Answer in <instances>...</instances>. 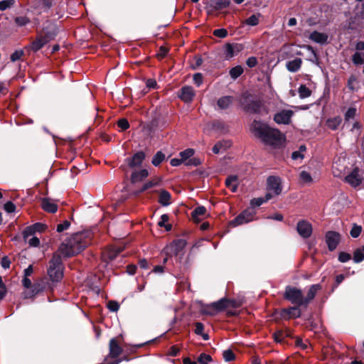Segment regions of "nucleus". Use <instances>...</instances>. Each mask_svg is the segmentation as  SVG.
I'll use <instances>...</instances> for the list:
<instances>
[{
	"label": "nucleus",
	"mask_w": 364,
	"mask_h": 364,
	"mask_svg": "<svg viewBox=\"0 0 364 364\" xmlns=\"http://www.w3.org/2000/svg\"><path fill=\"white\" fill-rule=\"evenodd\" d=\"M251 131L265 145L273 148L281 147L285 141V137L282 132L268 127L260 121H253L251 124Z\"/></svg>",
	"instance_id": "1"
},
{
	"label": "nucleus",
	"mask_w": 364,
	"mask_h": 364,
	"mask_svg": "<svg viewBox=\"0 0 364 364\" xmlns=\"http://www.w3.org/2000/svg\"><path fill=\"white\" fill-rule=\"evenodd\" d=\"M89 244L88 232H76L62 242L58 252L65 257H70L82 252Z\"/></svg>",
	"instance_id": "2"
},
{
	"label": "nucleus",
	"mask_w": 364,
	"mask_h": 364,
	"mask_svg": "<svg viewBox=\"0 0 364 364\" xmlns=\"http://www.w3.org/2000/svg\"><path fill=\"white\" fill-rule=\"evenodd\" d=\"M63 274H45L33 284L31 291L24 293V297H33L45 290H53L55 284L63 279Z\"/></svg>",
	"instance_id": "3"
},
{
	"label": "nucleus",
	"mask_w": 364,
	"mask_h": 364,
	"mask_svg": "<svg viewBox=\"0 0 364 364\" xmlns=\"http://www.w3.org/2000/svg\"><path fill=\"white\" fill-rule=\"evenodd\" d=\"M283 297L284 299L297 306H304V296L302 291L295 287L290 285L287 286Z\"/></svg>",
	"instance_id": "4"
},
{
	"label": "nucleus",
	"mask_w": 364,
	"mask_h": 364,
	"mask_svg": "<svg viewBox=\"0 0 364 364\" xmlns=\"http://www.w3.org/2000/svg\"><path fill=\"white\" fill-rule=\"evenodd\" d=\"M207 307L210 309V310H203V314L210 316L215 315L217 313L221 312L228 308L227 298L223 297L216 301L212 302L208 304Z\"/></svg>",
	"instance_id": "5"
},
{
	"label": "nucleus",
	"mask_w": 364,
	"mask_h": 364,
	"mask_svg": "<svg viewBox=\"0 0 364 364\" xmlns=\"http://www.w3.org/2000/svg\"><path fill=\"white\" fill-rule=\"evenodd\" d=\"M195 151L193 149H187L185 151L180 152L179 156L182 161L188 166H198L201 164L199 159L192 157L194 155Z\"/></svg>",
	"instance_id": "6"
},
{
	"label": "nucleus",
	"mask_w": 364,
	"mask_h": 364,
	"mask_svg": "<svg viewBox=\"0 0 364 364\" xmlns=\"http://www.w3.org/2000/svg\"><path fill=\"white\" fill-rule=\"evenodd\" d=\"M186 245V242L183 239H178L173 242L169 246L165 249L167 255H174L180 256L183 254V249Z\"/></svg>",
	"instance_id": "7"
},
{
	"label": "nucleus",
	"mask_w": 364,
	"mask_h": 364,
	"mask_svg": "<svg viewBox=\"0 0 364 364\" xmlns=\"http://www.w3.org/2000/svg\"><path fill=\"white\" fill-rule=\"evenodd\" d=\"M255 214L256 211L255 210L246 209L240 215H238L234 220H232L230 222V225L234 227H236L237 225H240L248 222H250L253 220V217Z\"/></svg>",
	"instance_id": "8"
},
{
	"label": "nucleus",
	"mask_w": 364,
	"mask_h": 364,
	"mask_svg": "<svg viewBox=\"0 0 364 364\" xmlns=\"http://www.w3.org/2000/svg\"><path fill=\"white\" fill-rule=\"evenodd\" d=\"M124 249V246H116L106 250L102 254L103 259L107 263L112 262V261L117 256V255L122 252ZM109 265L110 270H114V264L110 263ZM108 270H109V269H108Z\"/></svg>",
	"instance_id": "9"
},
{
	"label": "nucleus",
	"mask_w": 364,
	"mask_h": 364,
	"mask_svg": "<svg viewBox=\"0 0 364 364\" xmlns=\"http://www.w3.org/2000/svg\"><path fill=\"white\" fill-rule=\"evenodd\" d=\"M64 270L61 256L58 253L54 254L49 262L47 273H63Z\"/></svg>",
	"instance_id": "10"
},
{
	"label": "nucleus",
	"mask_w": 364,
	"mask_h": 364,
	"mask_svg": "<svg viewBox=\"0 0 364 364\" xmlns=\"http://www.w3.org/2000/svg\"><path fill=\"white\" fill-rule=\"evenodd\" d=\"M267 190L272 191L275 196H279L282 191L281 179L274 176H269L267 180Z\"/></svg>",
	"instance_id": "11"
},
{
	"label": "nucleus",
	"mask_w": 364,
	"mask_h": 364,
	"mask_svg": "<svg viewBox=\"0 0 364 364\" xmlns=\"http://www.w3.org/2000/svg\"><path fill=\"white\" fill-rule=\"evenodd\" d=\"M341 240V235L335 231H328L326 234V242L330 251L334 250Z\"/></svg>",
	"instance_id": "12"
},
{
	"label": "nucleus",
	"mask_w": 364,
	"mask_h": 364,
	"mask_svg": "<svg viewBox=\"0 0 364 364\" xmlns=\"http://www.w3.org/2000/svg\"><path fill=\"white\" fill-rule=\"evenodd\" d=\"M243 46L240 43H227L224 48V55L226 59H230L237 55L243 49Z\"/></svg>",
	"instance_id": "13"
},
{
	"label": "nucleus",
	"mask_w": 364,
	"mask_h": 364,
	"mask_svg": "<svg viewBox=\"0 0 364 364\" xmlns=\"http://www.w3.org/2000/svg\"><path fill=\"white\" fill-rule=\"evenodd\" d=\"M296 230L303 238H309L312 233V226L306 220H300L297 223Z\"/></svg>",
	"instance_id": "14"
},
{
	"label": "nucleus",
	"mask_w": 364,
	"mask_h": 364,
	"mask_svg": "<svg viewBox=\"0 0 364 364\" xmlns=\"http://www.w3.org/2000/svg\"><path fill=\"white\" fill-rule=\"evenodd\" d=\"M293 114V111L289 109H283L275 114L274 120L277 124H288L290 122Z\"/></svg>",
	"instance_id": "15"
},
{
	"label": "nucleus",
	"mask_w": 364,
	"mask_h": 364,
	"mask_svg": "<svg viewBox=\"0 0 364 364\" xmlns=\"http://www.w3.org/2000/svg\"><path fill=\"white\" fill-rule=\"evenodd\" d=\"M144 159L145 154L143 151H138L134 154L132 157L127 158L125 163H127L131 168H135L141 166Z\"/></svg>",
	"instance_id": "16"
},
{
	"label": "nucleus",
	"mask_w": 364,
	"mask_h": 364,
	"mask_svg": "<svg viewBox=\"0 0 364 364\" xmlns=\"http://www.w3.org/2000/svg\"><path fill=\"white\" fill-rule=\"evenodd\" d=\"M359 172L360 171L358 168L355 167L353 168V170L346 176V182L354 188L358 186L362 181V178L360 177Z\"/></svg>",
	"instance_id": "17"
},
{
	"label": "nucleus",
	"mask_w": 364,
	"mask_h": 364,
	"mask_svg": "<svg viewBox=\"0 0 364 364\" xmlns=\"http://www.w3.org/2000/svg\"><path fill=\"white\" fill-rule=\"evenodd\" d=\"M245 109L247 112L252 113H258L260 111L262 103L259 100H252L249 96H245Z\"/></svg>",
	"instance_id": "18"
},
{
	"label": "nucleus",
	"mask_w": 364,
	"mask_h": 364,
	"mask_svg": "<svg viewBox=\"0 0 364 364\" xmlns=\"http://www.w3.org/2000/svg\"><path fill=\"white\" fill-rule=\"evenodd\" d=\"M52 40L51 36H39L35 41H33L29 47L31 49L34 51L37 52L41 48H43L46 43H48L49 41Z\"/></svg>",
	"instance_id": "19"
},
{
	"label": "nucleus",
	"mask_w": 364,
	"mask_h": 364,
	"mask_svg": "<svg viewBox=\"0 0 364 364\" xmlns=\"http://www.w3.org/2000/svg\"><path fill=\"white\" fill-rule=\"evenodd\" d=\"M100 278L97 277V274H90L87 275L85 279V282H87V286L96 294H100L101 291V287L98 284V281Z\"/></svg>",
	"instance_id": "20"
},
{
	"label": "nucleus",
	"mask_w": 364,
	"mask_h": 364,
	"mask_svg": "<svg viewBox=\"0 0 364 364\" xmlns=\"http://www.w3.org/2000/svg\"><path fill=\"white\" fill-rule=\"evenodd\" d=\"M195 96V92L192 87L184 86L183 87L178 94V97L185 102H190L193 100Z\"/></svg>",
	"instance_id": "21"
},
{
	"label": "nucleus",
	"mask_w": 364,
	"mask_h": 364,
	"mask_svg": "<svg viewBox=\"0 0 364 364\" xmlns=\"http://www.w3.org/2000/svg\"><path fill=\"white\" fill-rule=\"evenodd\" d=\"M122 353V348L117 343L116 338L109 341V355L112 358H117Z\"/></svg>",
	"instance_id": "22"
},
{
	"label": "nucleus",
	"mask_w": 364,
	"mask_h": 364,
	"mask_svg": "<svg viewBox=\"0 0 364 364\" xmlns=\"http://www.w3.org/2000/svg\"><path fill=\"white\" fill-rule=\"evenodd\" d=\"M328 38V36L327 34L316 31L312 32L309 36V39L321 45L327 43Z\"/></svg>",
	"instance_id": "23"
},
{
	"label": "nucleus",
	"mask_w": 364,
	"mask_h": 364,
	"mask_svg": "<svg viewBox=\"0 0 364 364\" xmlns=\"http://www.w3.org/2000/svg\"><path fill=\"white\" fill-rule=\"evenodd\" d=\"M321 288V285L314 284L309 288L307 296L304 297V306H306L316 296V292Z\"/></svg>",
	"instance_id": "24"
},
{
	"label": "nucleus",
	"mask_w": 364,
	"mask_h": 364,
	"mask_svg": "<svg viewBox=\"0 0 364 364\" xmlns=\"http://www.w3.org/2000/svg\"><path fill=\"white\" fill-rule=\"evenodd\" d=\"M231 146V141L229 140H223L218 141L213 147L214 154H219L226 151Z\"/></svg>",
	"instance_id": "25"
},
{
	"label": "nucleus",
	"mask_w": 364,
	"mask_h": 364,
	"mask_svg": "<svg viewBox=\"0 0 364 364\" xmlns=\"http://www.w3.org/2000/svg\"><path fill=\"white\" fill-rule=\"evenodd\" d=\"M301 64L302 60L296 58L292 60L287 62L286 68L289 72L296 73L301 68Z\"/></svg>",
	"instance_id": "26"
},
{
	"label": "nucleus",
	"mask_w": 364,
	"mask_h": 364,
	"mask_svg": "<svg viewBox=\"0 0 364 364\" xmlns=\"http://www.w3.org/2000/svg\"><path fill=\"white\" fill-rule=\"evenodd\" d=\"M149 176V172L146 169H142L139 171H134L131 176V182L136 183L143 181Z\"/></svg>",
	"instance_id": "27"
},
{
	"label": "nucleus",
	"mask_w": 364,
	"mask_h": 364,
	"mask_svg": "<svg viewBox=\"0 0 364 364\" xmlns=\"http://www.w3.org/2000/svg\"><path fill=\"white\" fill-rule=\"evenodd\" d=\"M42 208L48 213H54L58 210V206L48 198H43L41 201Z\"/></svg>",
	"instance_id": "28"
},
{
	"label": "nucleus",
	"mask_w": 364,
	"mask_h": 364,
	"mask_svg": "<svg viewBox=\"0 0 364 364\" xmlns=\"http://www.w3.org/2000/svg\"><path fill=\"white\" fill-rule=\"evenodd\" d=\"M284 314L289 316V318H299L301 316V311L298 308V306H292L289 309H284L282 311V316H284Z\"/></svg>",
	"instance_id": "29"
},
{
	"label": "nucleus",
	"mask_w": 364,
	"mask_h": 364,
	"mask_svg": "<svg viewBox=\"0 0 364 364\" xmlns=\"http://www.w3.org/2000/svg\"><path fill=\"white\" fill-rule=\"evenodd\" d=\"M230 3V0H212L210 6L214 10H220L229 6Z\"/></svg>",
	"instance_id": "30"
},
{
	"label": "nucleus",
	"mask_w": 364,
	"mask_h": 364,
	"mask_svg": "<svg viewBox=\"0 0 364 364\" xmlns=\"http://www.w3.org/2000/svg\"><path fill=\"white\" fill-rule=\"evenodd\" d=\"M233 97L231 96H224L218 99V106L222 109H228L232 103Z\"/></svg>",
	"instance_id": "31"
},
{
	"label": "nucleus",
	"mask_w": 364,
	"mask_h": 364,
	"mask_svg": "<svg viewBox=\"0 0 364 364\" xmlns=\"http://www.w3.org/2000/svg\"><path fill=\"white\" fill-rule=\"evenodd\" d=\"M171 196L169 192L162 190L160 192L159 202L163 206H168L171 204Z\"/></svg>",
	"instance_id": "32"
},
{
	"label": "nucleus",
	"mask_w": 364,
	"mask_h": 364,
	"mask_svg": "<svg viewBox=\"0 0 364 364\" xmlns=\"http://www.w3.org/2000/svg\"><path fill=\"white\" fill-rule=\"evenodd\" d=\"M237 177L236 176H230L226 178L225 185L232 192H235L237 189Z\"/></svg>",
	"instance_id": "33"
},
{
	"label": "nucleus",
	"mask_w": 364,
	"mask_h": 364,
	"mask_svg": "<svg viewBox=\"0 0 364 364\" xmlns=\"http://www.w3.org/2000/svg\"><path fill=\"white\" fill-rule=\"evenodd\" d=\"M14 23L18 27H23L31 23V19L26 16H17L14 18Z\"/></svg>",
	"instance_id": "34"
},
{
	"label": "nucleus",
	"mask_w": 364,
	"mask_h": 364,
	"mask_svg": "<svg viewBox=\"0 0 364 364\" xmlns=\"http://www.w3.org/2000/svg\"><path fill=\"white\" fill-rule=\"evenodd\" d=\"M196 328L194 330V333L200 336L204 341H208L209 339V336L207 333H203L204 325L201 322H196L195 323Z\"/></svg>",
	"instance_id": "35"
},
{
	"label": "nucleus",
	"mask_w": 364,
	"mask_h": 364,
	"mask_svg": "<svg viewBox=\"0 0 364 364\" xmlns=\"http://www.w3.org/2000/svg\"><path fill=\"white\" fill-rule=\"evenodd\" d=\"M353 259L355 263H359L364 259V245L354 250Z\"/></svg>",
	"instance_id": "36"
},
{
	"label": "nucleus",
	"mask_w": 364,
	"mask_h": 364,
	"mask_svg": "<svg viewBox=\"0 0 364 364\" xmlns=\"http://www.w3.org/2000/svg\"><path fill=\"white\" fill-rule=\"evenodd\" d=\"M245 302V299L237 298V299H228L227 298V306L228 307L231 306L234 309L240 307Z\"/></svg>",
	"instance_id": "37"
},
{
	"label": "nucleus",
	"mask_w": 364,
	"mask_h": 364,
	"mask_svg": "<svg viewBox=\"0 0 364 364\" xmlns=\"http://www.w3.org/2000/svg\"><path fill=\"white\" fill-rule=\"evenodd\" d=\"M244 72V69L241 65H237L235 67L232 68L230 70V75L232 80H236L238 77H240Z\"/></svg>",
	"instance_id": "38"
},
{
	"label": "nucleus",
	"mask_w": 364,
	"mask_h": 364,
	"mask_svg": "<svg viewBox=\"0 0 364 364\" xmlns=\"http://www.w3.org/2000/svg\"><path fill=\"white\" fill-rule=\"evenodd\" d=\"M341 118L340 117H334L333 119H329L326 122V124L328 128L332 130H336L341 123Z\"/></svg>",
	"instance_id": "39"
},
{
	"label": "nucleus",
	"mask_w": 364,
	"mask_h": 364,
	"mask_svg": "<svg viewBox=\"0 0 364 364\" xmlns=\"http://www.w3.org/2000/svg\"><path fill=\"white\" fill-rule=\"evenodd\" d=\"M165 159V154L161 151H157L154 156L151 163L154 166H158Z\"/></svg>",
	"instance_id": "40"
},
{
	"label": "nucleus",
	"mask_w": 364,
	"mask_h": 364,
	"mask_svg": "<svg viewBox=\"0 0 364 364\" xmlns=\"http://www.w3.org/2000/svg\"><path fill=\"white\" fill-rule=\"evenodd\" d=\"M206 209L203 206L197 207L191 213L192 218L194 220H198L200 216L205 215Z\"/></svg>",
	"instance_id": "41"
},
{
	"label": "nucleus",
	"mask_w": 364,
	"mask_h": 364,
	"mask_svg": "<svg viewBox=\"0 0 364 364\" xmlns=\"http://www.w3.org/2000/svg\"><path fill=\"white\" fill-rule=\"evenodd\" d=\"M299 95L302 99L309 97L311 94V91L304 85H301L299 87Z\"/></svg>",
	"instance_id": "42"
},
{
	"label": "nucleus",
	"mask_w": 364,
	"mask_h": 364,
	"mask_svg": "<svg viewBox=\"0 0 364 364\" xmlns=\"http://www.w3.org/2000/svg\"><path fill=\"white\" fill-rule=\"evenodd\" d=\"M16 3L15 0H3L0 1V11H5L7 9H10L14 6Z\"/></svg>",
	"instance_id": "43"
},
{
	"label": "nucleus",
	"mask_w": 364,
	"mask_h": 364,
	"mask_svg": "<svg viewBox=\"0 0 364 364\" xmlns=\"http://www.w3.org/2000/svg\"><path fill=\"white\" fill-rule=\"evenodd\" d=\"M362 232V227L360 225L353 224L352 229L350 231V235L353 238H357Z\"/></svg>",
	"instance_id": "44"
},
{
	"label": "nucleus",
	"mask_w": 364,
	"mask_h": 364,
	"mask_svg": "<svg viewBox=\"0 0 364 364\" xmlns=\"http://www.w3.org/2000/svg\"><path fill=\"white\" fill-rule=\"evenodd\" d=\"M223 357L226 362L232 361L235 358L233 351L230 349L225 350L223 353Z\"/></svg>",
	"instance_id": "45"
},
{
	"label": "nucleus",
	"mask_w": 364,
	"mask_h": 364,
	"mask_svg": "<svg viewBox=\"0 0 364 364\" xmlns=\"http://www.w3.org/2000/svg\"><path fill=\"white\" fill-rule=\"evenodd\" d=\"M264 203L263 198H255L250 201V208L248 210H255V207H259Z\"/></svg>",
	"instance_id": "46"
},
{
	"label": "nucleus",
	"mask_w": 364,
	"mask_h": 364,
	"mask_svg": "<svg viewBox=\"0 0 364 364\" xmlns=\"http://www.w3.org/2000/svg\"><path fill=\"white\" fill-rule=\"evenodd\" d=\"M211 360V356L204 353H201L198 358V361L201 364H208Z\"/></svg>",
	"instance_id": "47"
},
{
	"label": "nucleus",
	"mask_w": 364,
	"mask_h": 364,
	"mask_svg": "<svg viewBox=\"0 0 364 364\" xmlns=\"http://www.w3.org/2000/svg\"><path fill=\"white\" fill-rule=\"evenodd\" d=\"M363 55L360 53L356 52L352 57V61L355 65H361L364 60L363 58Z\"/></svg>",
	"instance_id": "48"
},
{
	"label": "nucleus",
	"mask_w": 364,
	"mask_h": 364,
	"mask_svg": "<svg viewBox=\"0 0 364 364\" xmlns=\"http://www.w3.org/2000/svg\"><path fill=\"white\" fill-rule=\"evenodd\" d=\"M286 336L287 334L282 331H278L274 333V339L277 343H282Z\"/></svg>",
	"instance_id": "49"
},
{
	"label": "nucleus",
	"mask_w": 364,
	"mask_h": 364,
	"mask_svg": "<svg viewBox=\"0 0 364 364\" xmlns=\"http://www.w3.org/2000/svg\"><path fill=\"white\" fill-rule=\"evenodd\" d=\"M107 306L108 309L112 312H117L119 309V303L114 300L108 301Z\"/></svg>",
	"instance_id": "50"
},
{
	"label": "nucleus",
	"mask_w": 364,
	"mask_h": 364,
	"mask_svg": "<svg viewBox=\"0 0 364 364\" xmlns=\"http://www.w3.org/2000/svg\"><path fill=\"white\" fill-rule=\"evenodd\" d=\"M213 35L216 37L224 38L228 36V31L225 28L215 29L213 31Z\"/></svg>",
	"instance_id": "51"
},
{
	"label": "nucleus",
	"mask_w": 364,
	"mask_h": 364,
	"mask_svg": "<svg viewBox=\"0 0 364 364\" xmlns=\"http://www.w3.org/2000/svg\"><path fill=\"white\" fill-rule=\"evenodd\" d=\"M356 114V109L355 107H350L345 114V119L346 121L354 118Z\"/></svg>",
	"instance_id": "52"
},
{
	"label": "nucleus",
	"mask_w": 364,
	"mask_h": 364,
	"mask_svg": "<svg viewBox=\"0 0 364 364\" xmlns=\"http://www.w3.org/2000/svg\"><path fill=\"white\" fill-rule=\"evenodd\" d=\"M70 226V223L68 220L63 221V223H60L57 225L56 230L58 232H63L69 228Z\"/></svg>",
	"instance_id": "53"
},
{
	"label": "nucleus",
	"mask_w": 364,
	"mask_h": 364,
	"mask_svg": "<svg viewBox=\"0 0 364 364\" xmlns=\"http://www.w3.org/2000/svg\"><path fill=\"white\" fill-rule=\"evenodd\" d=\"M35 232L31 226L27 227L23 232V237L25 241L28 240L30 236L34 235Z\"/></svg>",
	"instance_id": "54"
},
{
	"label": "nucleus",
	"mask_w": 364,
	"mask_h": 364,
	"mask_svg": "<svg viewBox=\"0 0 364 364\" xmlns=\"http://www.w3.org/2000/svg\"><path fill=\"white\" fill-rule=\"evenodd\" d=\"M351 259V255L349 253L341 252L338 255V261L341 262H346Z\"/></svg>",
	"instance_id": "55"
},
{
	"label": "nucleus",
	"mask_w": 364,
	"mask_h": 364,
	"mask_svg": "<svg viewBox=\"0 0 364 364\" xmlns=\"http://www.w3.org/2000/svg\"><path fill=\"white\" fill-rule=\"evenodd\" d=\"M246 23L249 26H257L259 23L258 18L255 15H252L246 19Z\"/></svg>",
	"instance_id": "56"
},
{
	"label": "nucleus",
	"mask_w": 364,
	"mask_h": 364,
	"mask_svg": "<svg viewBox=\"0 0 364 364\" xmlns=\"http://www.w3.org/2000/svg\"><path fill=\"white\" fill-rule=\"evenodd\" d=\"M159 183H160V180L157 179V178H155V179H153L151 181H149L146 182L144 185L145 186V188H146L148 190V189H149L151 188H153V187L159 186Z\"/></svg>",
	"instance_id": "57"
},
{
	"label": "nucleus",
	"mask_w": 364,
	"mask_h": 364,
	"mask_svg": "<svg viewBox=\"0 0 364 364\" xmlns=\"http://www.w3.org/2000/svg\"><path fill=\"white\" fill-rule=\"evenodd\" d=\"M117 124L122 130H126L129 127V122L125 118L120 119L118 121Z\"/></svg>",
	"instance_id": "58"
},
{
	"label": "nucleus",
	"mask_w": 364,
	"mask_h": 364,
	"mask_svg": "<svg viewBox=\"0 0 364 364\" xmlns=\"http://www.w3.org/2000/svg\"><path fill=\"white\" fill-rule=\"evenodd\" d=\"M23 55V51L21 50H16L14 53H13L11 55V60L12 62H15L16 60H18L22 55Z\"/></svg>",
	"instance_id": "59"
},
{
	"label": "nucleus",
	"mask_w": 364,
	"mask_h": 364,
	"mask_svg": "<svg viewBox=\"0 0 364 364\" xmlns=\"http://www.w3.org/2000/svg\"><path fill=\"white\" fill-rule=\"evenodd\" d=\"M300 178L302 180V181L306 183L311 182L312 180L311 175L305 171H302L300 173Z\"/></svg>",
	"instance_id": "60"
},
{
	"label": "nucleus",
	"mask_w": 364,
	"mask_h": 364,
	"mask_svg": "<svg viewBox=\"0 0 364 364\" xmlns=\"http://www.w3.org/2000/svg\"><path fill=\"white\" fill-rule=\"evenodd\" d=\"M4 210L7 213H14L16 210V205L11 201H8L4 204Z\"/></svg>",
	"instance_id": "61"
},
{
	"label": "nucleus",
	"mask_w": 364,
	"mask_h": 364,
	"mask_svg": "<svg viewBox=\"0 0 364 364\" xmlns=\"http://www.w3.org/2000/svg\"><path fill=\"white\" fill-rule=\"evenodd\" d=\"M193 82L197 85V87H200L203 83V75L201 73H196L193 75Z\"/></svg>",
	"instance_id": "62"
},
{
	"label": "nucleus",
	"mask_w": 364,
	"mask_h": 364,
	"mask_svg": "<svg viewBox=\"0 0 364 364\" xmlns=\"http://www.w3.org/2000/svg\"><path fill=\"white\" fill-rule=\"evenodd\" d=\"M246 64L249 68H254L257 64V59L255 57H250L246 60Z\"/></svg>",
	"instance_id": "63"
},
{
	"label": "nucleus",
	"mask_w": 364,
	"mask_h": 364,
	"mask_svg": "<svg viewBox=\"0 0 364 364\" xmlns=\"http://www.w3.org/2000/svg\"><path fill=\"white\" fill-rule=\"evenodd\" d=\"M31 227L33 229L35 232H42L46 228V225H44L43 223H37L34 224L33 225H31Z\"/></svg>",
	"instance_id": "64"
}]
</instances>
